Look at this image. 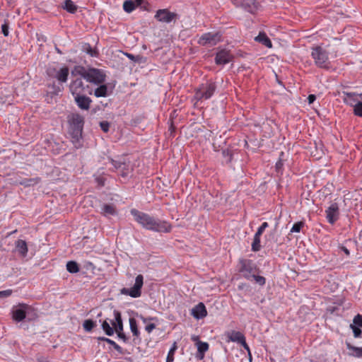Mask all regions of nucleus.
Returning a JSON list of instances; mask_svg holds the SVG:
<instances>
[{
    "mask_svg": "<svg viewBox=\"0 0 362 362\" xmlns=\"http://www.w3.org/2000/svg\"><path fill=\"white\" fill-rule=\"evenodd\" d=\"M216 90V85L212 81L201 83L194 89V100L197 102L208 100L212 97Z\"/></svg>",
    "mask_w": 362,
    "mask_h": 362,
    "instance_id": "5",
    "label": "nucleus"
},
{
    "mask_svg": "<svg viewBox=\"0 0 362 362\" xmlns=\"http://www.w3.org/2000/svg\"><path fill=\"white\" fill-rule=\"evenodd\" d=\"M115 321H112L111 323L114 327V331L115 330L118 337L121 339L124 342L129 341V337L123 332V322L122 315L119 311L114 310Z\"/></svg>",
    "mask_w": 362,
    "mask_h": 362,
    "instance_id": "11",
    "label": "nucleus"
},
{
    "mask_svg": "<svg viewBox=\"0 0 362 362\" xmlns=\"http://www.w3.org/2000/svg\"><path fill=\"white\" fill-rule=\"evenodd\" d=\"M311 57L315 66L320 69L329 70L332 68L329 60V52L321 46H315L311 48Z\"/></svg>",
    "mask_w": 362,
    "mask_h": 362,
    "instance_id": "3",
    "label": "nucleus"
},
{
    "mask_svg": "<svg viewBox=\"0 0 362 362\" xmlns=\"http://www.w3.org/2000/svg\"><path fill=\"white\" fill-rule=\"evenodd\" d=\"M54 71L55 72L54 78H55L58 82L61 83H66L69 74V69L68 66H63L59 70L54 69Z\"/></svg>",
    "mask_w": 362,
    "mask_h": 362,
    "instance_id": "20",
    "label": "nucleus"
},
{
    "mask_svg": "<svg viewBox=\"0 0 362 362\" xmlns=\"http://www.w3.org/2000/svg\"><path fill=\"white\" fill-rule=\"evenodd\" d=\"M240 344L247 351V354H250V349L248 344H247V342L245 341V338Z\"/></svg>",
    "mask_w": 362,
    "mask_h": 362,
    "instance_id": "53",
    "label": "nucleus"
},
{
    "mask_svg": "<svg viewBox=\"0 0 362 362\" xmlns=\"http://www.w3.org/2000/svg\"><path fill=\"white\" fill-rule=\"evenodd\" d=\"M102 214L105 216H112L116 214V209L113 204H105L103 206Z\"/></svg>",
    "mask_w": 362,
    "mask_h": 362,
    "instance_id": "32",
    "label": "nucleus"
},
{
    "mask_svg": "<svg viewBox=\"0 0 362 362\" xmlns=\"http://www.w3.org/2000/svg\"><path fill=\"white\" fill-rule=\"evenodd\" d=\"M144 285V276L139 274L135 279V284L131 288H123L120 290V293L129 296L132 298H139L141 295V288Z\"/></svg>",
    "mask_w": 362,
    "mask_h": 362,
    "instance_id": "8",
    "label": "nucleus"
},
{
    "mask_svg": "<svg viewBox=\"0 0 362 362\" xmlns=\"http://www.w3.org/2000/svg\"><path fill=\"white\" fill-rule=\"evenodd\" d=\"M141 319L142 320V321L144 322V323H146L148 319L143 317L142 315L140 316Z\"/></svg>",
    "mask_w": 362,
    "mask_h": 362,
    "instance_id": "60",
    "label": "nucleus"
},
{
    "mask_svg": "<svg viewBox=\"0 0 362 362\" xmlns=\"http://www.w3.org/2000/svg\"><path fill=\"white\" fill-rule=\"evenodd\" d=\"M56 51L59 54H62V51L58 47H56Z\"/></svg>",
    "mask_w": 362,
    "mask_h": 362,
    "instance_id": "63",
    "label": "nucleus"
},
{
    "mask_svg": "<svg viewBox=\"0 0 362 362\" xmlns=\"http://www.w3.org/2000/svg\"><path fill=\"white\" fill-rule=\"evenodd\" d=\"M248 358H249V361L251 362L252 359V354H251L250 351V354H248Z\"/></svg>",
    "mask_w": 362,
    "mask_h": 362,
    "instance_id": "61",
    "label": "nucleus"
},
{
    "mask_svg": "<svg viewBox=\"0 0 362 362\" xmlns=\"http://www.w3.org/2000/svg\"><path fill=\"white\" fill-rule=\"evenodd\" d=\"M222 156L225 159V162L226 164H229L231 163L233 159V153L231 150L228 148L223 149L222 151Z\"/></svg>",
    "mask_w": 362,
    "mask_h": 362,
    "instance_id": "39",
    "label": "nucleus"
},
{
    "mask_svg": "<svg viewBox=\"0 0 362 362\" xmlns=\"http://www.w3.org/2000/svg\"><path fill=\"white\" fill-rule=\"evenodd\" d=\"M358 98L362 100V93H358Z\"/></svg>",
    "mask_w": 362,
    "mask_h": 362,
    "instance_id": "62",
    "label": "nucleus"
},
{
    "mask_svg": "<svg viewBox=\"0 0 362 362\" xmlns=\"http://www.w3.org/2000/svg\"><path fill=\"white\" fill-rule=\"evenodd\" d=\"M191 339H192V341H193L194 342H195V344H196L197 342H198V341H200V340H199V337H198V336H196V335H193V336H192Z\"/></svg>",
    "mask_w": 362,
    "mask_h": 362,
    "instance_id": "58",
    "label": "nucleus"
},
{
    "mask_svg": "<svg viewBox=\"0 0 362 362\" xmlns=\"http://www.w3.org/2000/svg\"><path fill=\"white\" fill-rule=\"evenodd\" d=\"M155 328L156 325L153 323H150L146 326L145 329L148 333H151Z\"/></svg>",
    "mask_w": 362,
    "mask_h": 362,
    "instance_id": "51",
    "label": "nucleus"
},
{
    "mask_svg": "<svg viewBox=\"0 0 362 362\" xmlns=\"http://www.w3.org/2000/svg\"><path fill=\"white\" fill-rule=\"evenodd\" d=\"M257 273L254 274V276H252V281L254 280L256 284L259 286H264L266 284V279L262 276L257 274Z\"/></svg>",
    "mask_w": 362,
    "mask_h": 362,
    "instance_id": "42",
    "label": "nucleus"
},
{
    "mask_svg": "<svg viewBox=\"0 0 362 362\" xmlns=\"http://www.w3.org/2000/svg\"><path fill=\"white\" fill-rule=\"evenodd\" d=\"M353 113L356 116L362 117V101L358 103L357 105L353 108Z\"/></svg>",
    "mask_w": 362,
    "mask_h": 362,
    "instance_id": "44",
    "label": "nucleus"
},
{
    "mask_svg": "<svg viewBox=\"0 0 362 362\" xmlns=\"http://www.w3.org/2000/svg\"><path fill=\"white\" fill-rule=\"evenodd\" d=\"M327 222L332 225L334 224L339 218V207L337 202H333L325 210Z\"/></svg>",
    "mask_w": 362,
    "mask_h": 362,
    "instance_id": "13",
    "label": "nucleus"
},
{
    "mask_svg": "<svg viewBox=\"0 0 362 362\" xmlns=\"http://www.w3.org/2000/svg\"><path fill=\"white\" fill-rule=\"evenodd\" d=\"M103 330L107 336L114 334V327H111L107 320H104L101 325Z\"/></svg>",
    "mask_w": 362,
    "mask_h": 362,
    "instance_id": "36",
    "label": "nucleus"
},
{
    "mask_svg": "<svg viewBox=\"0 0 362 362\" xmlns=\"http://www.w3.org/2000/svg\"><path fill=\"white\" fill-rule=\"evenodd\" d=\"M38 362H49V361L45 358H40L38 359Z\"/></svg>",
    "mask_w": 362,
    "mask_h": 362,
    "instance_id": "59",
    "label": "nucleus"
},
{
    "mask_svg": "<svg viewBox=\"0 0 362 362\" xmlns=\"http://www.w3.org/2000/svg\"><path fill=\"white\" fill-rule=\"evenodd\" d=\"M274 233H275V231H274V232L271 233L269 234V235H270V236L274 235Z\"/></svg>",
    "mask_w": 362,
    "mask_h": 362,
    "instance_id": "64",
    "label": "nucleus"
},
{
    "mask_svg": "<svg viewBox=\"0 0 362 362\" xmlns=\"http://www.w3.org/2000/svg\"><path fill=\"white\" fill-rule=\"evenodd\" d=\"M62 8L70 13H75L78 9V6L71 0H66Z\"/></svg>",
    "mask_w": 362,
    "mask_h": 362,
    "instance_id": "31",
    "label": "nucleus"
},
{
    "mask_svg": "<svg viewBox=\"0 0 362 362\" xmlns=\"http://www.w3.org/2000/svg\"><path fill=\"white\" fill-rule=\"evenodd\" d=\"M304 225H305V223L303 221H298V222L295 223L291 229V233L300 232V230L303 228Z\"/></svg>",
    "mask_w": 362,
    "mask_h": 362,
    "instance_id": "43",
    "label": "nucleus"
},
{
    "mask_svg": "<svg viewBox=\"0 0 362 362\" xmlns=\"http://www.w3.org/2000/svg\"><path fill=\"white\" fill-rule=\"evenodd\" d=\"M136 7L133 0H127L123 4V8L127 13H131Z\"/></svg>",
    "mask_w": 362,
    "mask_h": 362,
    "instance_id": "37",
    "label": "nucleus"
},
{
    "mask_svg": "<svg viewBox=\"0 0 362 362\" xmlns=\"http://www.w3.org/2000/svg\"><path fill=\"white\" fill-rule=\"evenodd\" d=\"M134 1V4L136 6H141L142 7V4L144 1V0H133Z\"/></svg>",
    "mask_w": 362,
    "mask_h": 362,
    "instance_id": "57",
    "label": "nucleus"
},
{
    "mask_svg": "<svg viewBox=\"0 0 362 362\" xmlns=\"http://www.w3.org/2000/svg\"><path fill=\"white\" fill-rule=\"evenodd\" d=\"M231 2L236 7H240L250 13H255L259 6L256 0H231Z\"/></svg>",
    "mask_w": 362,
    "mask_h": 362,
    "instance_id": "12",
    "label": "nucleus"
},
{
    "mask_svg": "<svg viewBox=\"0 0 362 362\" xmlns=\"http://www.w3.org/2000/svg\"><path fill=\"white\" fill-rule=\"evenodd\" d=\"M283 165H284L283 161L281 160H278L275 165L276 170L278 172H279L281 170Z\"/></svg>",
    "mask_w": 362,
    "mask_h": 362,
    "instance_id": "55",
    "label": "nucleus"
},
{
    "mask_svg": "<svg viewBox=\"0 0 362 362\" xmlns=\"http://www.w3.org/2000/svg\"><path fill=\"white\" fill-rule=\"evenodd\" d=\"M74 97L76 104L81 110H89L92 103V100L89 97L86 96V94L78 95Z\"/></svg>",
    "mask_w": 362,
    "mask_h": 362,
    "instance_id": "16",
    "label": "nucleus"
},
{
    "mask_svg": "<svg viewBox=\"0 0 362 362\" xmlns=\"http://www.w3.org/2000/svg\"><path fill=\"white\" fill-rule=\"evenodd\" d=\"M177 349V344H176V342H174L172 347L170 349V350L168 351L166 360L174 361V355H175V353Z\"/></svg>",
    "mask_w": 362,
    "mask_h": 362,
    "instance_id": "40",
    "label": "nucleus"
},
{
    "mask_svg": "<svg viewBox=\"0 0 362 362\" xmlns=\"http://www.w3.org/2000/svg\"><path fill=\"white\" fill-rule=\"evenodd\" d=\"M226 336L228 339V341H230L238 342L239 344L245 338V336L240 332L234 330L227 332Z\"/></svg>",
    "mask_w": 362,
    "mask_h": 362,
    "instance_id": "24",
    "label": "nucleus"
},
{
    "mask_svg": "<svg viewBox=\"0 0 362 362\" xmlns=\"http://www.w3.org/2000/svg\"><path fill=\"white\" fill-rule=\"evenodd\" d=\"M346 346L349 350L348 355L355 358H362V347H358L346 341Z\"/></svg>",
    "mask_w": 362,
    "mask_h": 362,
    "instance_id": "23",
    "label": "nucleus"
},
{
    "mask_svg": "<svg viewBox=\"0 0 362 362\" xmlns=\"http://www.w3.org/2000/svg\"><path fill=\"white\" fill-rule=\"evenodd\" d=\"M308 102L310 105L314 103V101L316 100V95L314 94H310L308 97Z\"/></svg>",
    "mask_w": 362,
    "mask_h": 362,
    "instance_id": "54",
    "label": "nucleus"
},
{
    "mask_svg": "<svg viewBox=\"0 0 362 362\" xmlns=\"http://www.w3.org/2000/svg\"><path fill=\"white\" fill-rule=\"evenodd\" d=\"M130 60L136 62V63H141L142 57L140 55H134L131 53L125 52L124 53Z\"/></svg>",
    "mask_w": 362,
    "mask_h": 362,
    "instance_id": "45",
    "label": "nucleus"
},
{
    "mask_svg": "<svg viewBox=\"0 0 362 362\" xmlns=\"http://www.w3.org/2000/svg\"><path fill=\"white\" fill-rule=\"evenodd\" d=\"M255 40L262 44L263 45L268 48H271L272 47L271 40L264 33H259V35L257 37H255Z\"/></svg>",
    "mask_w": 362,
    "mask_h": 362,
    "instance_id": "26",
    "label": "nucleus"
},
{
    "mask_svg": "<svg viewBox=\"0 0 362 362\" xmlns=\"http://www.w3.org/2000/svg\"><path fill=\"white\" fill-rule=\"evenodd\" d=\"M221 40V34L219 32L206 33L203 34L198 40L202 46H214Z\"/></svg>",
    "mask_w": 362,
    "mask_h": 362,
    "instance_id": "9",
    "label": "nucleus"
},
{
    "mask_svg": "<svg viewBox=\"0 0 362 362\" xmlns=\"http://www.w3.org/2000/svg\"><path fill=\"white\" fill-rule=\"evenodd\" d=\"M362 315L357 314L354 320L353 324L350 325V328L352 329L355 338H359L362 334Z\"/></svg>",
    "mask_w": 362,
    "mask_h": 362,
    "instance_id": "17",
    "label": "nucleus"
},
{
    "mask_svg": "<svg viewBox=\"0 0 362 362\" xmlns=\"http://www.w3.org/2000/svg\"><path fill=\"white\" fill-rule=\"evenodd\" d=\"M99 125L104 132L107 133L109 132L110 124L107 121H102L100 122Z\"/></svg>",
    "mask_w": 362,
    "mask_h": 362,
    "instance_id": "47",
    "label": "nucleus"
},
{
    "mask_svg": "<svg viewBox=\"0 0 362 362\" xmlns=\"http://www.w3.org/2000/svg\"><path fill=\"white\" fill-rule=\"evenodd\" d=\"M98 341H105V343H108L109 344L112 345L113 346V348L119 354H124V351L123 349L119 345H118L115 341H114L113 340H112V339H110L109 338L105 337H98Z\"/></svg>",
    "mask_w": 362,
    "mask_h": 362,
    "instance_id": "29",
    "label": "nucleus"
},
{
    "mask_svg": "<svg viewBox=\"0 0 362 362\" xmlns=\"http://www.w3.org/2000/svg\"><path fill=\"white\" fill-rule=\"evenodd\" d=\"M87 70L88 68H86L83 66H76L71 71V75L74 76L79 75L81 78L85 79Z\"/></svg>",
    "mask_w": 362,
    "mask_h": 362,
    "instance_id": "30",
    "label": "nucleus"
},
{
    "mask_svg": "<svg viewBox=\"0 0 362 362\" xmlns=\"http://www.w3.org/2000/svg\"><path fill=\"white\" fill-rule=\"evenodd\" d=\"M66 269L71 274H75L79 272V265L75 261H69L66 263Z\"/></svg>",
    "mask_w": 362,
    "mask_h": 362,
    "instance_id": "35",
    "label": "nucleus"
},
{
    "mask_svg": "<svg viewBox=\"0 0 362 362\" xmlns=\"http://www.w3.org/2000/svg\"><path fill=\"white\" fill-rule=\"evenodd\" d=\"M69 88L73 96L86 93L91 95L93 92V90L88 85L85 86L81 78H76L71 81Z\"/></svg>",
    "mask_w": 362,
    "mask_h": 362,
    "instance_id": "7",
    "label": "nucleus"
},
{
    "mask_svg": "<svg viewBox=\"0 0 362 362\" xmlns=\"http://www.w3.org/2000/svg\"><path fill=\"white\" fill-rule=\"evenodd\" d=\"M96 322L93 320H86L83 323V327L86 332H91L93 329L96 327Z\"/></svg>",
    "mask_w": 362,
    "mask_h": 362,
    "instance_id": "38",
    "label": "nucleus"
},
{
    "mask_svg": "<svg viewBox=\"0 0 362 362\" xmlns=\"http://www.w3.org/2000/svg\"><path fill=\"white\" fill-rule=\"evenodd\" d=\"M106 74L105 72L96 68H88L85 80L88 82L99 85L105 81Z\"/></svg>",
    "mask_w": 362,
    "mask_h": 362,
    "instance_id": "6",
    "label": "nucleus"
},
{
    "mask_svg": "<svg viewBox=\"0 0 362 362\" xmlns=\"http://www.w3.org/2000/svg\"><path fill=\"white\" fill-rule=\"evenodd\" d=\"M177 16V15L175 13L170 12L168 9H159L155 15V18L158 21L170 23L175 20Z\"/></svg>",
    "mask_w": 362,
    "mask_h": 362,
    "instance_id": "15",
    "label": "nucleus"
},
{
    "mask_svg": "<svg viewBox=\"0 0 362 362\" xmlns=\"http://www.w3.org/2000/svg\"><path fill=\"white\" fill-rule=\"evenodd\" d=\"M233 59V55L229 50L223 49L219 50L215 57V63L217 65H225L230 62Z\"/></svg>",
    "mask_w": 362,
    "mask_h": 362,
    "instance_id": "14",
    "label": "nucleus"
},
{
    "mask_svg": "<svg viewBox=\"0 0 362 362\" xmlns=\"http://www.w3.org/2000/svg\"><path fill=\"white\" fill-rule=\"evenodd\" d=\"M12 293L11 290H5L0 291V298H4L10 296Z\"/></svg>",
    "mask_w": 362,
    "mask_h": 362,
    "instance_id": "49",
    "label": "nucleus"
},
{
    "mask_svg": "<svg viewBox=\"0 0 362 362\" xmlns=\"http://www.w3.org/2000/svg\"><path fill=\"white\" fill-rule=\"evenodd\" d=\"M130 213L135 221L146 230L165 233H170L172 230V225L167 221L156 218L136 209H132Z\"/></svg>",
    "mask_w": 362,
    "mask_h": 362,
    "instance_id": "1",
    "label": "nucleus"
},
{
    "mask_svg": "<svg viewBox=\"0 0 362 362\" xmlns=\"http://www.w3.org/2000/svg\"><path fill=\"white\" fill-rule=\"evenodd\" d=\"M111 163L112 164L115 169L119 168L122 164L121 162L116 161L113 159H111Z\"/></svg>",
    "mask_w": 362,
    "mask_h": 362,
    "instance_id": "52",
    "label": "nucleus"
},
{
    "mask_svg": "<svg viewBox=\"0 0 362 362\" xmlns=\"http://www.w3.org/2000/svg\"><path fill=\"white\" fill-rule=\"evenodd\" d=\"M340 249L346 254V256H349L350 252L345 246H341Z\"/></svg>",
    "mask_w": 362,
    "mask_h": 362,
    "instance_id": "56",
    "label": "nucleus"
},
{
    "mask_svg": "<svg viewBox=\"0 0 362 362\" xmlns=\"http://www.w3.org/2000/svg\"><path fill=\"white\" fill-rule=\"evenodd\" d=\"M68 133L71 136V142L76 148H80L82 139V133L85 123L84 117L79 113H71L67 116Z\"/></svg>",
    "mask_w": 362,
    "mask_h": 362,
    "instance_id": "2",
    "label": "nucleus"
},
{
    "mask_svg": "<svg viewBox=\"0 0 362 362\" xmlns=\"http://www.w3.org/2000/svg\"><path fill=\"white\" fill-rule=\"evenodd\" d=\"M191 314L197 320L203 319L207 315L206 306L203 303H199L192 309Z\"/></svg>",
    "mask_w": 362,
    "mask_h": 362,
    "instance_id": "19",
    "label": "nucleus"
},
{
    "mask_svg": "<svg viewBox=\"0 0 362 362\" xmlns=\"http://www.w3.org/2000/svg\"><path fill=\"white\" fill-rule=\"evenodd\" d=\"M83 51L88 54L91 57H96L98 54L96 51L93 49V48L88 43H86L83 46Z\"/></svg>",
    "mask_w": 362,
    "mask_h": 362,
    "instance_id": "41",
    "label": "nucleus"
},
{
    "mask_svg": "<svg viewBox=\"0 0 362 362\" xmlns=\"http://www.w3.org/2000/svg\"><path fill=\"white\" fill-rule=\"evenodd\" d=\"M260 238L261 235L255 234L251 245V250L252 252H258L261 250Z\"/></svg>",
    "mask_w": 362,
    "mask_h": 362,
    "instance_id": "33",
    "label": "nucleus"
},
{
    "mask_svg": "<svg viewBox=\"0 0 362 362\" xmlns=\"http://www.w3.org/2000/svg\"><path fill=\"white\" fill-rule=\"evenodd\" d=\"M197 347V351L196 354V358L199 360H202L204 358L205 353L208 351L209 345L207 342L198 341L196 343Z\"/></svg>",
    "mask_w": 362,
    "mask_h": 362,
    "instance_id": "21",
    "label": "nucleus"
},
{
    "mask_svg": "<svg viewBox=\"0 0 362 362\" xmlns=\"http://www.w3.org/2000/svg\"><path fill=\"white\" fill-rule=\"evenodd\" d=\"M9 25L8 21L7 20L4 21V23L1 25V33L5 36H8L9 34Z\"/></svg>",
    "mask_w": 362,
    "mask_h": 362,
    "instance_id": "46",
    "label": "nucleus"
},
{
    "mask_svg": "<svg viewBox=\"0 0 362 362\" xmlns=\"http://www.w3.org/2000/svg\"><path fill=\"white\" fill-rule=\"evenodd\" d=\"M47 87L49 90V93L52 95H57L64 90L63 83L59 82L56 83L53 81L52 83L48 84Z\"/></svg>",
    "mask_w": 362,
    "mask_h": 362,
    "instance_id": "25",
    "label": "nucleus"
},
{
    "mask_svg": "<svg viewBox=\"0 0 362 362\" xmlns=\"http://www.w3.org/2000/svg\"><path fill=\"white\" fill-rule=\"evenodd\" d=\"M238 272L245 279L252 281L255 273H258L259 269L253 260L246 258H240L238 262Z\"/></svg>",
    "mask_w": 362,
    "mask_h": 362,
    "instance_id": "4",
    "label": "nucleus"
},
{
    "mask_svg": "<svg viewBox=\"0 0 362 362\" xmlns=\"http://www.w3.org/2000/svg\"><path fill=\"white\" fill-rule=\"evenodd\" d=\"M129 326L131 332H132L133 335L136 337H139L140 335V332L138 329L136 319H134V317L129 318Z\"/></svg>",
    "mask_w": 362,
    "mask_h": 362,
    "instance_id": "34",
    "label": "nucleus"
},
{
    "mask_svg": "<svg viewBox=\"0 0 362 362\" xmlns=\"http://www.w3.org/2000/svg\"><path fill=\"white\" fill-rule=\"evenodd\" d=\"M16 248L18 252L23 257H25L27 255L28 246L25 240L21 239L18 240L16 242Z\"/></svg>",
    "mask_w": 362,
    "mask_h": 362,
    "instance_id": "27",
    "label": "nucleus"
},
{
    "mask_svg": "<svg viewBox=\"0 0 362 362\" xmlns=\"http://www.w3.org/2000/svg\"><path fill=\"white\" fill-rule=\"evenodd\" d=\"M41 182L40 177H35L33 178H24L19 181V185L24 186L25 187H29L35 186Z\"/></svg>",
    "mask_w": 362,
    "mask_h": 362,
    "instance_id": "28",
    "label": "nucleus"
},
{
    "mask_svg": "<svg viewBox=\"0 0 362 362\" xmlns=\"http://www.w3.org/2000/svg\"><path fill=\"white\" fill-rule=\"evenodd\" d=\"M32 310V308L24 303L19 304L13 307L11 310L12 318L14 321L20 322L25 319L26 315Z\"/></svg>",
    "mask_w": 362,
    "mask_h": 362,
    "instance_id": "10",
    "label": "nucleus"
},
{
    "mask_svg": "<svg viewBox=\"0 0 362 362\" xmlns=\"http://www.w3.org/2000/svg\"><path fill=\"white\" fill-rule=\"evenodd\" d=\"M99 85L100 86L94 90V95L95 97H107L112 93V89H109L106 84L101 83Z\"/></svg>",
    "mask_w": 362,
    "mask_h": 362,
    "instance_id": "22",
    "label": "nucleus"
},
{
    "mask_svg": "<svg viewBox=\"0 0 362 362\" xmlns=\"http://www.w3.org/2000/svg\"><path fill=\"white\" fill-rule=\"evenodd\" d=\"M12 293L11 290H5L0 291V298H4L10 296Z\"/></svg>",
    "mask_w": 362,
    "mask_h": 362,
    "instance_id": "50",
    "label": "nucleus"
},
{
    "mask_svg": "<svg viewBox=\"0 0 362 362\" xmlns=\"http://www.w3.org/2000/svg\"><path fill=\"white\" fill-rule=\"evenodd\" d=\"M269 227V224L267 222H263L262 223V225L257 228V232L255 233V234H257V235H262V233H264V231L265 230V229Z\"/></svg>",
    "mask_w": 362,
    "mask_h": 362,
    "instance_id": "48",
    "label": "nucleus"
},
{
    "mask_svg": "<svg viewBox=\"0 0 362 362\" xmlns=\"http://www.w3.org/2000/svg\"><path fill=\"white\" fill-rule=\"evenodd\" d=\"M342 95L344 103L353 108L361 101L358 98V93L342 91Z\"/></svg>",
    "mask_w": 362,
    "mask_h": 362,
    "instance_id": "18",
    "label": "nucleus"
}]
</instances>
